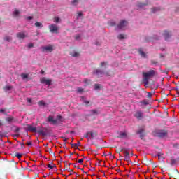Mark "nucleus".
I'll use <instances>...</instances> for the list:
<instances>
[{"label": "nucleus", "instance_id": "20e7f679", "mask_svg": "<svg viewBox=\"0 0 179 179\" xmlns=\"http://www.w3.org/2000/svg\"><path fill=\"white\" fill-rule=\"evenodd\" d=\"M48 27L50 33H58V30H59V28L55 24H52Z\"/></svg>", "mask_w": 179, "mask_h": 179}, {"label": "nucleus", "instance_id": "338daca9", "mask_svg": "<svg viewBox=\"0 0 179 179\" xmlns=\"http://www.w3.org/2000/svg\"><path fill=\"white\" fill-rule=\"evenodd\" d=\"M89 135H90V134H89V132H87L86 135L85 136V138H89Z\"/></svg>", "mask_w": 179, "mask_h": 179}, {"label": "nucleus", "instance_id": "0eeeda50", "mask_svg": "<svg viewBox=\"0 0 179 179\" xmlns=\"http://www.w3.org/2000/svg\"><path fill=\"white\" fill-rule=\"evenodd\" d=\"M162 36L164 37V39L166 40V41H167L169 40V38H170V37H171V31H164Z\"/></svg>", "mask_w": 179, "mask_h": 179}, {"label": "nucleus", "instance_id": "9d476101", "mask_svg": "<svg viewBox=\"0 0 179 179\" xmlns=\"http://www.w3.org/2000/svg\"><path fill=\"white\" fill-rule=\"evenodd\" d=\"M16 36L19 40H24V38H26V34H24V32H19Z\"/></svg>", "mask_w": 179, "mask_h": 179}, {"label": "nucleus", "instance_id": "e433bc0d", "mask_svg": "<svg viewBox=\"0 0 179 179\" xmlns=\"http://www.w3.org/2000/svg\"><path fill=\"white\" fill-rule=\"evenodd\" d=\"M91 115H94V114H98L97 110H90Z\"/></svg>", "mask_w": 179, "mask_h": 179}, {"label": "nucleus", "instance_id": "2eb2a0df", "mask_svg": "<svg viewBox=\"0 0 179 179\" xmlns=\"http://www.w3.org/2000/svg\"><path fill=\"white\" fill-rule=\"evenodd\" d=\"M48 121H49V122H52V124H57V120H54L52 116H49L48 117Z\"/></svg>", "mask_w": 179, "mask_h": 179}, {"label": "nucleus", "instance_id": "72a5a7b5", "mask_svg": "<svg viewBox=\"0 0 179 179\" xmlns=\"http://www.w3.org/2000/svg\"><path fill=\"white\" fill-rule=\"evenodd\" d=\"M4 40L6 41H11L12 37L6 36L4 37Z\"/></svg>", "mask_w": 179, "mask_h": 179}, {"label": "nucleus", "instance_id": "f3484780", "mask_svg": "<svg viewBox=\"0 0 179 179\" xmlns=\"http://www.w3.org/2000/svg\"><path fill=\"white\" fill-rule=\"evenodd\" d=\"M138 52L140 54V55H141V57L143 58H147L148 55H146V53H145V52H143L142 50H139Z\"/></svg>", "mask_w": 179, "mask_h": 179}, {"label": "nucleus", "instance_id": "c9c22d12", "mask_svg": "<svg viewBox=\"0 0 179 179\" xmlns=\"http://www.w3.org/2000/svg\"><path fill=\"white\" fill-rule=\"evenodd\" d=\"M157 10H160V8H152V13H155L156 12H157Z\"/></svg>", "mask_w": 179, "mask_h": 179}, {"label": "nucleus", "instance_id": "774afa93", "mask_svg": "<svg viewBox=\"0 0 179 179\" xmlns=\"http://www.w3.org/2000/svg\"><path fill=\"white\" fill-rule=\"evenodd\" d=\"M0 113H5V109H0Z\"/></svg>", "mask_w": 179, "mask_h": 179}, {"label": "nucleus", "instance_id": "a18cd8bd", "mask_svg": "<svg viewBox=\"0 0 179 179\" xmlns=\"http://www.w3.org/2000/svg\"><path fill=\"white\" fill-rule=\"evenodd\" d=\"M94 89L97 90V89H100V84H95Z\"/></svg>", "mask_w": 179, "mask_h": 179}, {"label": "nucleus", "instance_id": "393cba45", "mask_svg": "<svg viewBox=\"0 0 179 179\" xmlns=\"http://www.w3.org/2000/svg\"><path fill=\"white\" fill-rule=\"evenodd\" d=\"M13 13V16H19L20 11H19V10L17 9H15Z\"/></svg>", "mask_w": 179, "mask_h": 179}, {"label": "nucleus", "instance_id": "864d4df0", "mask_svg": "<svg viewBox=\"0 0 179 179\" xmlns=\"http://www.w3.org/2000/svg\"><path fill=\"white\" fill-rule=\"evenodd\" d=\"M78 163H79L80 164H82V163H83V159H79V160H78Z\"/></svg>", "mask_w": 179, "mask_h": 179}, {"label": "nucleus", "instance_id": "c756f323", "mask_svg": "<svg viewBox=\"0 0 179 179\" xmlns=\"http://www.w3.org/2000/svg\"><path fill=\"white\" fill-rule=\"evenodd\" d=\"M70 55H71V57H79V54L78 53V52H71Z\"/></svg>", "mask_w": 179, "mask_h": 179}, {"label": "nucleus", "instance_id": "ddd939ff", "mask_svg": "<svg viewBox=\"0 0 179 179\" xmlns=\"http://www.w3.org/2000/svg\"><path fill=\"white\" fill-rule=\"evenodd\" d=\"M134 117H136V118H137V120H142V112L141 111H137L135 113Z\"/></svg>", "mask_w": 179, "mask_h": 179}, {"label": "nucleus", "instance_id": "e2e57ef3", "mask_svg": "<svg viewBox=\"0 0 179 179\" xmlns=\"http://www.w3.org/2000/svg\"><path fill=\"white\" fill-rule=\"evenodd\" d=\"M13 138H17V137L20 136V135L19 134H14V135H13Z\"/></svg>", "mask_w": 179, "mask_h": 179}, {"label": "nucleus", "instance_id": "f03ea898", "mask_svg": "<svg viewBox=\"0 0 179 179\" xmlns=\"http://www.w3.org/2000/svg\"><path fill=\"white\" fill-rule=\"evenodd\" d=\"M126 26H128V22L125 20H122L120 21L119 24L117 25L115 30H124Z\"/></svg>", "mask_w": 179, "mask_h": 179}, {"label": "nucleus", "instance_id": "5701e85b", "mask_svg": "<svg viewBox=\"0 0 179 179\" xmlns=\"http://www.w3.org/2000/svg\"><path fill=\"white\" fill-rule=\"evenodd\" d=\"M38 106L40 107H45L46 103H45V102H44V101H39Z\"/></svg>", "mask_w": 179, "mask_h": 179}, {"label": "nucleus", "instance_id": "f8f14e48", "mask_svg": "<svg viewBox=\"0 0 179 179\" xmlns=\"http://www.w3.org/2000/svg\"><path fill=\"white\" fill-rule=\"evenodd\" d=\"M94 74L97 75L98 76H100L101 75H104V73L101 69H96V70L94 71Z\"/></svg>", "mask_w": 179, "mask_h": 179}, {"label": "nucleus", "instance_id": "c85d7f7f", "mask_svg": "<svg viewBox=\"0 0 179 179\" xmlns=\"http://www.w3.org/2000/svg\"><path fill=\"white\" fill-rule=\"evenodd\" d=\"M143 132H145V129L141 128L138 131H136V134L140 135L141 134H143Z\"/></svg>", "mask_w": 179, "mask_h": 179}, {"label": "nucleus", "instance_id": "1a4fd4ad", "mask_svg": "<svg viewBox=\"0 0 179 179\" xmlns=\"http://www.w3.org/2000/svg\"><path fill=\"white\" fill-rule=\"evenodd\" d=\"M37 134L41 136H47V129L36 130Z\"/></svg>", "mask_w": 179, "mask_h": 179}, {"label": "nucleus", "instance_id": "8fccbe9b", "mask_svg": "<svg viewBox=\"0 0 179 179\" xmlns=\"http://www.w3.org/2000/svg\"><path fill=\"white\" fill-rule=\"evenodd\" d=\"M109 24H110V26H115V22H114V21L110 22H109Z\"/></svg>", "mask_w": 179, "mask_h": 179}, {"label": "nucleus", "instance_id": "c03bdc74", "mask_svg": "<svg viewBox=\"0 0 179 179\" xmlns=\"http://www.w3.org/2000/svg\"><path fill=\"white\" fill-rule=\"evenodd\" d=\"M48 167L49 169H54L55 167H57V166H55V164H53V165L48 164Z\"/></svg>", "mask_w": 179, "mask_h": 179}, {"label": "nucleus", "instance_id": "3c124183", "mask_svg": "<svg viewBox=\"0 0 179 179\" xmlns=\"http://www.w3.org/2000/svg\"><path fill=\"white\" fill-rule=\"evenodd\" d=\"M107 62H101V66H104V65H106Z\"/></svg>", "mask_w": 179, "mask_h": 179}, {"label": "nucleus", "instance_id": "7ed1b4c3", "mask_svg": "<svg viewBox=\"0 0 179 179\" xmlns=\"http://www.w3.org/2000/svg\"><path fill=\"white\" fill-rule=\"evenodd\" d=\"M156 134L158 138H166L169 135V131L167 130H159Z\"/></svg>", "mask_w": 179, "mask_h": 179}, {"label": "nucleus", "instance_id": "79ce46f5", "mask_svg": "<svg viewBox=\"0 0 179 179\" xmlns=\"http://www.w3.org/2000/svg\"><path fill=\"white\" fill-rule=\"evenodd\" d=\"M141 103L143 104L144 106H148V104H149V102H148L147 101H141Z\"/></svg>", "mask_w": 179, "mask_h": 179}, {"label": "nucleus", "instance_id": "412c9836", "mask_svg": "<svg viewBox=\"0 0 179 179\" xmlns=\"http://www.w3.org/2000/svg\"><path fill=\"white\" fill-rule=\"evenodd\" d=\"M148 6V3H138L137 4L138 8H145V6Z\"/></svg>", "mask_w": 179, "mask_h": 179}, {"label": "nucleus", "instance_id": "58836bf2", "mask_svg": "<svg viewBox=\"0 0 179 179\" xmlns=\"http://www.w3.org/2000/svg\"><path fill=\"white\" fill-rule=\"evenodd\" d=\"M150 62L152 65H157V64H159V62L155 60H151Z\"/></svg>", "mask_w": 179, "mask_h": 179}, {"label": "nucleus", "instance_id": "a19ab883", "mask_svg": "<svg viewBox=\"0 0 179 179\" xmlns=\"http://www.w3.org/2000/svg\"><path fill=\"white\" fill-rule=\"evenodd\" d=\"M78 0H72V5L76 6L78 5Z\"/></svg>", "mask_w": 179, "mask_h": 179}, {"label": "nucleus", "instance_id": "b1692460", "mask_svg": "<svg viewBox=\"0 0 179 179\" xmlns=\"http://www.w3.org/2000/svg\"><path fill=\"white\" fill-rule=\"evenodd\" d=\"M53 20L54 23H59V22H61V18H59V17H54Z\"/></svg>", "mask_w": 179, "mask_h": 179}, {"label": "nucleus", "instance_id": "a211bd4d", "mask_svg": "<svg viewBox=\"0 0 179 179\" xmlns=\"http://www.w3.org/2000/svg\"><path fill=\"white\" fill-rule=\"evenodd\" d=\"M80 145V142L78 141L77 143L71 144V148H74L75 149H79Z\"/></svg>", "mask_w": 179, "mask_h": 179}, {"label": "nucleus", "instance_id": "f704fd0d", "mask_svg": "<svg viewBox=\"0 0 179 179\" xmlns=\"http://www.w3.org/2000/svg\"><path fill=\"white\" fill-rule=\"evenodd\" d=\"M22 156H23V154H20V153L15 154V157H17V159H22Z\"/></svg>", "mask_w": 179, "mask_h": 179}, {"label": "nucleus", "instance_id": "aec40b11", "mask_svg": "<svg viewBox=\"0 0 179 179\" xmlns=\"http://www.w3.org/2000/svg\"><path fill=\"white\" fill-rule=\"evenodd\" d=\"M117 38L119 40H124V38H127V35H124L122 34H120L118 35Z\"/></svg>", "mask_w": 179, "mask_h": 179}, {"label": "nucleus", "instance_id": "de8ad7c7", "mask_svg": "<svg viewBox=\"0 0 179 179\" xmlns=\"http://www.w3.org/2000/svg\"><path fill=\"white\" fill-rule=\"evenodd\" d=\"M169 176H170V177L172 178H175V177H176V176H174V174L173 173V172L169 173Z\"/></svg>", "mask_w": 179, "mask_h": 179}, {"label": "nucleus", "instance_id": "13d9d810", "mask_svg": "<svg viewBox=\"0 0 179 179\" xmlns=\"http://www.w3.org/2000/svg\"><path fill=\"white\" fill-rule=\"evenodd\" d=\"M62 116L61 115H58L57 120H62Z\"/></svg>", "mask_w": 179, "mask_h": 179}, {"label": "nucleus", "instance_id": "9b49d317", "mask_svg": "<svg viewBox=\"0 0 179 179\" xmlns=\"http://www.w3.org/2000/svg\"><path fill=\"white\" fill-rule=\"evenodd\" d=\"M27 130H28L29 132H37V128L31 126V125H28V127H27Z\"/></svg>", "mask_w": 179, "mask_h": 179}, {"label": "nucleus", "instance_id": "6e6552de", "mask_svg": "<svg viewBox=\"0 0 179 179\" xmlns=\"http://www.w3.org/2000/svg\"><path fill=\"white\" fill-rule=\"evenodd\" d=\"M42 51L43 52H45V51L47 52H52V51H54V48L51 45L43 47Z\"/></svg>", "mask_w": 179, "mask_h": 179}, {"label": "nucleus", "instance_id": "f257e3e1", "mask_svg": "<svg viewBox=\"0 0 179 179\" xmlns=\"http://www.w3.org/2000/svg\"><path fill=\"white\" fill-rule=\"evenodd\" d=\"M156 73V71L155 70H150L148 72H143V82L145 85H149V79L150 78H153L155 76V74Z\"/></svg>", "mask_w": 179, "mask_h": 179}, {"label": "nucleus", "instance_id": "4c0bfd02", "mask_svg": "<svg viewBox=\"0 0 179 179\" xmlns=\"http://www.w3.org/2000/svg\"><path fill=\"white\" fill-rule=\"evenodd\" d=\"M10 89H12V86H6V87H4V90H6V92L10 90Z\"/></svg>", "mask_w": 179, "mask_h": 179}, {"label": "nucleus", "instance_id": "bb28decb", "mask_svg": "<svg viewBox=\"0 0 179 179\" xmlns=\"http://www.w3.org/2000/svg\"><path fill=\"white\" fill-rule=\"evenodd\" d=\"M176 163H177V160L174 159V158L171 159V166H174L175 164H176Z\"/></svg>", "mask_w": 179, "mask_h": 179}, {"label": "nucleus", "instance_id": "4d7b16f0", "mask_svg": "<svg viewBox=\"0 0 179 179\" xmlns=\"http://www.w3.org/2000/svg\"><path fill=\"white\" fill-rule=\"evenodd\" d=\"M83 13H82V12H78V16L79 17H80V16H83Z\"/></svg>", "mask_w": 179, "mask_h": 179}, {"label": "nucleus", "instance_id": "4be33fe9", "mask_svg": "<svg viewBox=\"0 0 179 179\" xmlns=\"http://www.w3.org/2000/svg\"><path fill=\"white\" fill-rule=\"evenodd\" d=\"M118 138H127V133L120 132V134H119Z\"/></svg>", "mask_w": 179, "mask_h": 179}, {"label": "nucleus", "instance_id": "603ef678", "mask_svg": "<svg viewBox=\"0 0 179 179\" xmlns=\"http://www.w3.org/2000/svg\"><path fill=\"white\" fill-rule=\"evenodd\" d=\"M140 138H141V139H143V138H145V134L144 133L141 134Z\"/></svg>", "mask_w": 179, "mask_h": 179}, {"label": "nucleus", "instance_id": "49530a36", "mask_svg": "<svg viewBox=\"0 0 179 179\" xmlns=\"http://www.w3.org/2000/svg\"><path fill=\"white\" fill-rule=\"evenodd\" d=\"M84 103L87 107H89V104H90V101H84Z\"/></svg>", "mask_w": 179, "mask_h": 179}, {"label": "nucleus", "instance_id": "423d86ee", "mask_svg": "<svg viewBox=\"0 0 179 179\" xmlns=\"http://www.w3.org/2000/svg\"><path fill=\"white\" fill-rule=\"evenodd\" d=\"M41 83L47 85L48 86H51V79H47L45 77L41 78Z\"/></svg>", "mask_w": 179, "mask_h": 179}, {"label": "nucleus", "instance_id": "2f4dec72", "mask_svg": "<svg viewBox=\"0 0 179 179\" xmlns=\"http://www.w3.org/2000/svg\"><path fill=\"white\" fill-rule=\"evenodd\" d=\"M6 121H7V122H12V121H13V117H6Z\"/></svg>", "mask_w": 179, "mask_h": 179}, {"label": "nucleus", "instance_id": "4468645a", "mask_svg": "<svg viewBox=\"0 0 179 179\" xmlns=\"http://www.w3.org/2000/svg\"><path fill=\"white\" fill-rule=\"evenodd\" d=\"M88 134H90L92 139L97 137V131H89Z\"/></svg>", "mask_w": 179, "mask_h": 179}, {"label": "nucleus", "instance_id": "a878e982", "mask_svg": "<svg viewBox=\"0 0 179 179\" xmlns=\"http://www.w3.org/2000/svg\"><path fill=\"white\" fill-rule=\"evenodd\" d=\"M84 83H85V85H92V80L88 79H84Z\"/></svg>", "mask_w": 179, "mask_h": 179}, {"label": "nucleus", "instance_id": "69168bd1", "mask_svg": "<svg viewBox=\"0 0 179 179\" xmlns=\"http://www.w3.org/2000/svg\"><path fill=\"white\" fill-rule=\"evenodd\" d=\"M70 155H69V157L71 158L72 157V155H73V152H69Z\"/></svg>", "mask_w": 179, "mask_h": 179}, {"label": "nucleus", "instance_id": "680f3d73", "mask_svg": "<svg viewBox=\"0 0 179 179\" xmlns=\"http://www.w3.org/2000/svg\"><path fill=\"white\" fill-rule=\"evenodd\" d=\"M27 19H28V20H31V19H33V17L32 16H28L27 17Z\"/></svg>", "mask_w": 179, "mask_h": 179}, {"label": "nucleus", "instance_id": "37998d69", "mask_svg": "<svg viewBox=\"0 0 179 179\" xmlns=\"http://www.w3.org/2000/svg\"><path fill=\"white\" fill-rule=\"evenodd\" d=\"M77 90L78 93H83V89L81 87H78Z\"/></svg>", "mask_w": 179, "mask_h": 179}, {"label": "nucleus", "instance_id": "bf43d9fd", "mask_svg": "<svg viewBox=\"0 0 179 179\" xmlns=\"http://www.w3.org/2000/svg\"><path fill=\"white\" fill-rule=\"evenodd\" d=\"M27 101L28 103H31V99L27 98Z\"/></svg>", "mask_w": 179, "mask_h": 179}, {"label": "nucleus", "instance_id": "6e6d98bb", "mask_svg": "<svg viewBox=\"0 0 179 179\" xmlns=\"http://www.w3.org/2000/svg\"><path fill=\"white\" fill-rule=\"evenodd\" d=\"M28 47H29V48H32V47H34L33 43H29V44L28 45Z\"/></svg>", "mask_w": 179, "mask_h": 179}, {"label": "nucleus", "instance_id": "6ab92c4d", "mask_svg": "<svg viewBox=\"0 0 179 179\" xmlns=\"http://www.w3.org/2000/svg\"><path fill=\"white\" fill-rule=\"evenodd\" d=\"M163 154L162 152H158L157 153V156H158V160H159V162H163L164 160V157L163 156H162Z\"/></svg>", "mask_w": 179, "mask_h": 179}, {"label": "nucleus", "instance_id": "7c9ffc66", "mask_svg": "<svg viewBox=\"0 0 179 179\" xmlns=\"http://www.w3.org/2000/svg\"><path fill=\"white\" fill-rule=\"evenodd\" d=\"M35 26L36 27H43V24L40 22H36L35 23Z\"/></svg>", "mask_w": 179, "mask_h": 179}, {"label": "nucleus", "instance_id": "473e14b6", "mask_svg": "<svg viewBox=\"0 0 179 179\" xmlns=\"http://www.w3.org/2000/svg\"><path fill=\"white\" fill-rule=\"evenodd\" d=\"M65 169L69 171V173H72V171H73V170L69 169V166L67 164L65 165Z\"/></svg>", "mask_w": 179, "mask_h": 179}, {"label": "nucleus", "instance_id": "5fc2aeb1", "mask_svg": "<svg viewBox=\"0 0 179 179\" xmlns=\"http://www.w3.org/2000/svg\"><path fill=\"white\" fill-rule=\"evenodd\" d=\"M46 152H49L50 153H52V150L51 148H48V150Z\"/></svg>", "mask_w": 179, "mask_h": 179}, {"label": "nucleus", "instance_id": "052dcab7", "mask_svg": "<svg viewBox=\"0 0 179 179\" xmlns=\"http://www.w3.org/2000/svg\"><path fill=\"white\" fill-rule=\"evenodd\" d=\"M27 146H31V145H32V143H31V142H27Z\"/></svg>", "mask_w": 179, "mask_h": 179}, {"label": "nucleus", "instance_id": "0e129e2a", "mask_svg": "<svg viewBox=\"0 0 179 179\" xmlns=\"http://www.w3.org/2000/svg\"><path fill=\"white\" fill-rule=\"evenodd\" d=\"M20 145H21L22 149H23V148H24V143H20Z\"/></svg>", "mask_w": 179, "mask_h": 179}, {"label": "nucleus", "instance_id": "dca6fc26", "mask_svg": "<svg viewBox=\"0 0 179 179\" xmlns=\"http://www.w3.org/2000/svg\"><path fill=\"white\" fill-rule=\"evenodd\" d=\"M20 76H21L22 79H23V80H26L27 79H29V74L22 73H21Z\"/></svg>", "mask_w": 179, "mask_h": 179}, {"label": "nucleus", "instance_id": "39448f33", "mask_svg": "<svg viewBox=\"0 0 179 179\" xmlns=\"http://www.w3.org/2000/svg\"><path fill=\"white\" fill-rule=\"evenodd\" d=\"M122 150H124V159L128 162V160L131 159V156L129 155V152L127 148L122 149L120 151L117 152V153H119L120 156H121V152H122Z\"/></svg>", "mask_w": 179, "mask_h": 179}, {"label": "nucleus", "instance_id": "09e8293b", "mask_svg": "<svg viewBox=\"0 0 179 179\" xmlns=\"http://www.w3.org/2000/svg\"><path fill=\"white\" fill-rule=\"evenodd\" d=\"M173 90H176V93H177V94H178V96L179 97V89L176 87V88L173 89Z\"/></svg>", "mask_w": 179, "mask_h": 179}, {"label": "nucleus", "instance_id": "cd10ccee", "mask_svg": "<svg viewBox=\"0 0 179 179\" xmlns=\"http://www.w3.org/2000/svg\"><path fill=\"white\" fill-rule=\"evenodd\" d=\"M155 40H160V37L157 36V35H155L153 36V38L150 39V41H155Z\"/></svg>", "mask_w": 179, "mask_h": 179}, {"label": "nucleus", "instance_id": "ea45409f", "mask_svg": "<svg viewBox=\"0 0 179 179\" xmlns=\"http://www.w3.org/2000/svg\"><path fill=\"white\" fill-rule=\"evenodd\" d=\"M152 96H153V94L151 92H148L147 98L148 99H152Z\"/></svg>", "mask_w": 179, "mask_h": 179}]
</instances>
